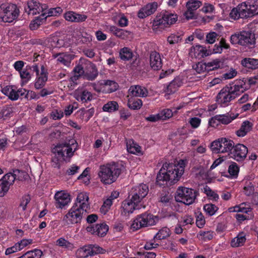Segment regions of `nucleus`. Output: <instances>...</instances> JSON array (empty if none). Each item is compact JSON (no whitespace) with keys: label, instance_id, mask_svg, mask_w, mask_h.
I'll return each instance as SVG.
<instances>
[{"label":"nucleus","instance_id":"nucleus-40","mask_svg":"<svg viewBox=\"0 0 258 258\" xmlns=\"http://www.w3.org/2000/svg\"><path fill=\"white\" fill-rule=\"evenodd\" d=\"M119 55L121 60L126 61L131 60L134 54L133 51L130 48L124 47L120 49Z\"/></svg>","mask_w":258,"mask_h":258},{"label":"nucleus","instance_id":"nucleus-53","mask_svg":"<svg viewBox=\"0 0 258 258\" xmlns=\"http://www.w3.org/2000/svg\"><path fill=\"white\" fill-rule=\"evenodd\" d=\"M204 192L208 197H209L210 200H212L214 201H217L219 199L218 195L215 191H213L207 185H206V186L204 187Z\"/></svg>","mask_w":258,"mask_h":258},{"label":"nucleus","instance_id":"nucleus-2","mask_svg":"<svg viewBox=\"0 0 258 258\" xmlns=\"http://www.w3.org/2000/svg\"><path fill=\"white\" fill-rule=\"evenodd\" d=\"M89 209L88 194L86 192H81L78 194L72 208L63 217V220L68 224L80 223Z\"/></svg>","mask_w":258,"mask_h":258},{"label":"nucleus","instance_id":"nucleus-39","mask_svg":"<svg viewBox=\"0 0 258 258\" xmlns=\"http://www.w3.org/2000/svg\"><path fill=\"white\" fill-rule=\"evenodd\" d=\"M127 106L132 110H138L143 105V102L141 99L135 98L133 96L128 97Z\"/></svg>","mask_w":258,"mask_h":258},{"label":"nucleus","instance_id":"nucleus-62","mask_svg":"<svg viewBox=\"0 0 258 258\" xmlns=\"http://www.w3.org/2000/svg\"><path fill=\"white\" fill-rule=\"evenodd\" d=\"M54 154L55 156L53 157L51 159L52 166L54 168H59L60 167V162L64 161L62 160V159L60 158V157H58L57 154Z\"/></svg>","mask_w":258,"mask_h":258},{"label":"nucleus","instance_id":"nucleus-49","mask_svg":"<svg viewBox=\"0 0 258 258\" xmlns=\"http://www.w3.org/2000/svg\"><path fill=\"white\" fill-rule=\"evenodd\" d=\"M108 29L109 31L112 33L113 35L122 39L124 38L125 33L126 32L123 29L118 28L115 26H109L108 27Z\"/></svg>","mask_w":258,"mask_h":258},{"label":"nucleus","instance_id":"nucleus-52","mask_svg":"<svg viewBox=\"0 0 258 258\" xmlns=\"http://www.w3.org/2000/svg\"><path fill=\"white\" fill-rule=\"evenodd\" d=\"M56 244L59 247L69 249H71L73 248V244L63 237L58 238L56 241Z\"/></svg>","mask_w":258,"mask_h":258},{"label":"nucleus","instance_id":"nucleus-29","mask_svg":"<svg viewBox=\"0 0 258 258\" xmlns=\"http://www.w3.org/2000/svg\"><path fill=\"white\" fill-rule=\"evenodd\" d=\"M48 80V73L44 66L41 67V73L40 75L37 76L35 79L34 87L36 89H41L45 85Z\"/></svg>","mask_w":258,"mask_h":258},{"label":"nucleus","instance_id":"nucleus-9","mask_svg":"<svg viewBox=\"0 0 258 258\" xmlns=\"http://www.w3.org/2000/svg\"><path fill=\"white\" fill-rule=\"evenodd\" d=\"M234 145V143L233 141L225 138H221L213 141L211 144L210 148L215 153H228L229 154L233 148Z\"/></svg>","mask_w":258,"mask_h":258},{"label":"nucleus","instance_id":"nucleus-16","mask_svg":"<svg viewBox=\"0 0 258 258\" xmlns=\"http://www.w3.org/2000/svg\"><path fill=\"white\" fill-rule=\"evenodd\" d=\"M248 149L241 144L234 145L231 151L228 154L229 157L237 162L243 161L247 155Z\"/></svg>","mask_w":258,"mask_h":258},{"label":"nucleus","instance_id":"nucleus-47","mask_svg":"<svg viewBox=\"0 0 258 258\" xmlns=\"http://www.w3.org/2000/svg\"><path fill=\"white\" fill-rule=\"evenodd\" d=\"M228 172L232 178H236L239 172V167L234 162H232L228 167Z\"/></svg>","mask_w":258,"mask_h":258},{"label":"nucleus","instance_id":"nucleus-8","mask_svg":"<svg viewBox=\"0 0 258 258\" xmlns=\"http://www.w3.org/2000/svg\"><path fill=\"white\" fill-rule=\"evenodd\" d=\"M19 13L16 5L3 4L0 6V21L11 23L18 18Z\"/></svg>","mask_w":258,"mask_h":258},{"label":"nucleus","instance_id":"nucleus-43","mask_svg":"<svg viewBox=\"0 0 258 258\" xmlns=\"http://www.w3.org/2000/svg\"><path fill=\"white\" fill-rule=\"evenodd\" d=\"M30 65H27L19 73L20 78L25 83H28L31 78Z\"/></svg>","mask_w":258,"mask_h":258},{"label":"nucleus","instance_id":"nucleus-50","mask_svg":"<svg viewBox=\"0 0 258 258\" xmlns=\"http://www.w3.org/2000/svg\"><path fill=\"white\" fill-rule=\"evenodd\" d=\"M94 109L90 108L88 110H83L80 112L81 118L87 122L94 115Z\"/></svg>","mask_w":258,"mask_h":258},{"label":"nucleus","instance_id":"nucleus-46","mask_svg":"<svg viewBox=\"0 0 258 258\" xmlns=\"http://www.w3.org/2000/svg\"><path fill=\"white\" fill-rule=\"evenodd\" d=\"M170 234V230L167 227L160 229L154 236L155 240H161L169 237Z\"/></svg>","mask_w":258,"mask_h":258},{"label":"nucleus","instance_id":"nucleus-38","mask_svg":"<svg viewBox=\"0 0 258 258\" xmlns=\"http://www.w3.org/2000/svg\"><path fill=\"white\" fill-rule=\"evenodd\" d=\"M245 235L244 233H239L236 237L233 238L230 242L232 247H238L243 245L246 241Z\"/></svg>","mask_w":258,"mask_h":258},{"label":"nucleus","instance_id":"nucleus-1","mask_svg":"<svg viewBox=\"0 0 258 258\" xmlns=\"http://www.w3.org/2000/svg\"><path fill=\"white\" fill-rule=\"evenodd\" d=\"M185 163L180 160L178 164L165 163L160 169L156 177V183L160 187L171 185L178 181L184 171Z\"/></svg>","mask_w":258,"mask_h":258},{"label":"nucleus","instance_id":"nucleus-14","mask_svg":"<svg viewBox=\"0 0 258 258\" xmlns=\"http://www.w3.org/2000/svg\"><path fill=\"white\" fill-rule=\"evenodd\" d=\"M177 16L168 12H162L160 16H157L155 20L154 24L161 28L162 26L167 27L176 22Z\"/></svg>","mask_w":258,"mask_h":258},{"label":"nucleus","instance_id":"nucleus-15","mask_svg":"<svg viewBox=\"0 0 258 258\" xmlns=\"http://www.w3.org/2000/svg\"><path fill=\"white\" fill-rule=\"evenodd\" d=\"M235 98L231 93L228 86L223 88L216 96V102L221 107H225L230 104L231 101Z\"/></svg>","mask_w":258,"mask_h":258},{"label":"nucleus","instance_id":"nucleus-44","mask_svg":"<svg viewBox=\"0 0 258 258\" xmlns=\"http://www.w3.org/2000/svg\"><path fill=\"white\" fill-rule=\"evenodd\" d=\"M119 109V105L116 101H110L105 104L102 109L105 112H113L118 110Z\"/></svg>","mask_w":258,"mask_h":258},{"label":"nucleus","instance_id":"nucleus-22","mask_svg":"<svg viewBox=\"0 0 258 258\" xmlns=\"http://www.w3.org/2000/svg\"><path fill=\"white\" fill-rule=\"evenodd\" d=\"M247 18L258 15V1L248 0L242 3Z\"/></svg>","mask_w":258,"mask_h":258},{"label":"nucleus","instance_id":"nucleus-55","mask_svg":"<svg viewBox=\"0 0 258 258\" xmlns=\"http://www.w3.org/2000/svg\"><path fill=\"white\" fill-rule=\"evenodd\" d=\"M182 40V36L179 34H171L167 37V41L170 44H175Z\"/></svg>","mask_w":258,"mask_h":258},{"label":"nucleus","instance_id":"nucleus-17","mask_svg":"<svg viewBox=\"0 0 258 258\" xmlns=\"http://www.w3.org/2000/svg\"><path fill=\"white\" fill-rule=\"evenodd\" d=\"M46 8V5H42L36 0H29L24 7L25 13H27L28 15H32V16L39 14L40 12L44 13V11Z\"/></svg>","mask_w":258,"mask_h":258},{"label":"nucleus","instance_id":"nucleus-34","mask_svg":"<svg viewBox=\"0 0 258 258\" xmlns=\"http://www.w3.org/2000/svg\"><path fill=\"white\" fill-rule=\"evenodd\" d=\"M46 13H43L39 16L32 21L29 25V28L31 30H35L37 29L39 27L43 24L46 20L47 16H46Z\"/></svg>","mask_w":258,"mask_h":258},{"label":"nucleus","instance_id":"nucleus-12","mask_svg":"<svg viewBox=\"0 0 258 258\" xmlns=\"http://www.w3.org/2000/svg\"><path fill=\"white\" fill-rule=\"evenodd\" d=\"M149 192L148 186L146 184H140L133 187L129 192V198L139 205Z\"/></svg>","mask_w":258,"mask_h":258},{"label":"nucleus","instance_id":"nucleus-57","mask_svg":"<svg viewBox=\"0 0 258 258\" xmlns=\"http://www.w3.org/2000/svg\"><path fill=\"white\" fill-rule=\"evenodd\" d=\"M205 241H209L213 238V232L210 231H201L199 234Z\"/></svg>","mask_w":258,"mask_h":258},{"label":"nucleus","instance_id":"nucleus-11","mask_svg":"<svg viewBox=\"0 0 258 258\" xmlns=\"http://www.w3.org/2000/svg\"><path fill=\"white\" fill-rule=\"evenodd\" d=\"M223 67V61L219 58L212 59L207 62H199L196 64L195 70L201 74L205 72L209 73L210 72L222 69Z\"/></svg>","mask_w":258,"mask_h":258},{"label":"nucleus","instance_id":"nucleus-21","mask_svg":"<svg viewBox=\"0 0 258 258\" xmlns=\"http://www.w3.org/2000/svg\"><path fill=\"white\" fill-rule=\"evenodd\" d=\"M245 83L246 82H244L243 80H236L232 84H229L226 85V86L228 87V89H229L231 93L233 96H234V98H236L237 97L240 96L241 93L248 89V88L245 87Z\"/></svg>","mask_w":258,"mask_h":258},{"label":"nucleus","instance_id":"nucleus-28","mask_svg":"<svg viewBox=\"0 0 258 258\" xmlns=\"http://www.w3.org/2000/svg\"><path fill=\"white\" fill-rule=\"evenodd\" d=\"M148 89L140 85H134L130 87L128 89V96L134 97H146L148 95Z\"/></svg>","mask_w":258,"mask_h":258},{"label":"nucleus","instance_id":"nucleus-26","mask_svg":"<svg viewBox=\"0 0 258 258\" xmlns=\"http://www.w3.org/2000/svg\"><path fill=\"white\" fill-rule=\"evenodd\" d=\"M63 17L67 21L75 23H81L86 21L88 17L84 14H79L73 11L66 12Z\"/></svg>","mask_w":258,"mask_h":258},{"label":"nucleus","instance_id":"nucleus-19","mask_svg":"<svg viewBox=\"0 0 258 258\" xmlns=\"http://www.w3.org/2000/svg\"><path fill=\"white\" fill-rule=\"evenodd\" d=\"M141 205L138 203H136L132 200L131 198L124 200L121 204L120 212L121 215L124 216H128L130 214L133 213L136 209L140 208Z\"/></svg>","mask_w":258,"mask_h":258},{"label":"nucleus","instance_id":"nucleus-5","mask_svg":"<svg viewBox=\"0 0 258 258\" xmlns=\"http://www.w3.org/2000/svg\"><path fill=\"white\" fill-rule=\"evenodd\" d=\"M230 42L252 49L256 46L255 34L250 31H242L232 35Z\"/></svg>","mask_w":258,"mask_h":258},{"label":"nucleus","instance_id":"nucleus-7","mask_svg":"<svg viewBox=\"0 0 258 258\" xmlns=\"http://www.w3.org/2000/svg\"><path fill=\"white\" fill-rule=\"evenodd\" d=\"M198 195V190L184 186H179L177 189L175 198L177 202L189 206L195 202Z\"/></svg>","mask_w":258,"mask_h":258},{"label":"nucleus","instance_id":"nucleus-51","mask_svg":"<svg viewBox=\"0 0 258 258\" xmlns=\"http://www.w3.org/2000/svg\"><path fill=\"white\" fill-rule=\"evenodd\" d=\"M180 86V82L177 80L172 81L167 87V92L169 94L174 93Z\"/></svg>","mask_w":258,"mask_h":258},{"label":"nucleus","instance_id":"nucleus-61","mask_svg":"<svg viewBox=\"0 0 258 258\" xmlns=\"http://www.w3.org/2000/svg\"><path fill=\"white\" fill-rule=\"evenodd\" d=\"M93 36L89 33H84L80 38V42L82 44H88L92 41Z\"/></svg>","mask_w":258,"mask_h":258},{"label":"nucleus","instance_id":"nucleus-6","mask_svg":"<svg viewBox=\"0 0 258 258\" xmlns=\"http://www.w3.org/2000/svg\"><path fill=\"white\" fill-rule=\"evenodd\" d=\"M158 221L157 216L148 212L138 215L133 221L131 229L133 231H137L144 227L155 225Z\"/></svg>","mask_w":258,"mask_h":258},{"label":"nucleus","instance_id":"nucleus-58","mask_svg":"<svg viewBox=\"0 0 258 258\" xmlns=\"http://www.w3.org/2000/svg\"><path fill=\"white\" fill-rule=\"evenodd\" d=\"M245 194L247 196H251L254 193V187L251 182H246L243 188Z\"/></svg>","mask_w":258,"mask_h":258},{"label":"nucleus","instance_id":"nucleus-27","mask_svg":"<svg viewBox=\"0 0 258 258\" xmlns=\"http://www.w3.org/2000/svg\"><path fill=\"white\" fill-rule=\"evenodd\" d=\"M190 53L192 56L199 59L211 54V51L207 49L205 46L196 45L191 49Z\"/></svg>","mask_w":258,"mask_h":258},{"label":"nucleus","instance_id":"nucleus-20","mask_svg":"<svg viewBox=\"0 0 258 258\" xmlns=\"http://www.w3.org/2000/svg\"><path fill=\"white\" fill-rule=\"evenodd\" d=\"M202 5V2L198 0H189L186 4L187 10L184 12V16L186 19H194L196 18L195 11Z\"/></svg>","mask_w":258,"mask_h":258},{"label":"nucleus","instance_id":"nucleus-64","mask_svg":"<svg viewBox=\"0 0 258 258\" xmlns=\"http://www.w3.org/2000/svg\"><path fill=\"white\" fill-rule=\"evenodd\" d=\"M156 256V254L154 252H144L143 253L140 252L137 256L133 258H155Z\"/></svg>","mask_w":258,"mask_h":258},{"label":"nucleus","instance_id":"nucleus-35","mask_svg":"<svg viewBox=\"0 0 258 258\" xmlns=\"http://www.w3.org/2000/svg\"><path fill=\"white\" fill-rule=\"evenodd\" d=\"M229 212L241 213L245 215H252V209L250 207H246L243 206V204H241L239 206L230 207L228 209Z\"/></svg>","mask_w":258,"mask_h":258},{"label":"nucleus","instance_id":"nucleus-10","mask_svg":"<svg viewBox=\"0 0 258 258\" xmlns=\"http://www.w3.org/2000/svg\"><path fill=\"white\" fill-rule=\"evenodd\" d=\"M20 172L19 169L13 170V172H10L5 174L0 179V197H4L8 192L10 187L17 179L16 173Z\"/></svg>","mask_w":258,"mask_h":258},{"label":"nucleus","instance_id":"nucleus-56","mask_svg":"<svg viewBox=\"0 0 258 258\" xmlns=\"http://www.w3.org/2000/svg\"><path fill=\"white\" fill-rule=\"evenodd\" d=\"M161 119L164 120L171 117L173 115V111L170 109H164L159 113Z\"/></svg>","mask_w":258,"mask_h":258},{"label":"nucleus","instance_id":"nucleus-24","mask_svg":"<svg viewBox=\"0 0 258 258\" xmlns=\"http://www.w3.org/2000/svg\"><path fill=\"white\" fill-rule=\"evenodd\" d=\"M158 4L157 2L149 3L142 7L138 13V16L140 19H144L152 15L157 10Z\"/></svg>","mask_w":258,"mask_h":258},{"label":"nucleus","instance_id":"nucleus-23","mask_svg":"<svg viewBox=\"0 0 258 258\" xmlns=\"http://www.w3.org/2000/svg\"><path fill=\"white\" fill-rule=\"evenodd\" d=\"M54 199L56 208L62 209L71 202L70 196L62 191L57 192L54 195Z\"/></svg>","mask_w":258,"mask_h":258},{"label":"nucleus","instance_id":"nucleus-32","mask_svg":"<svg viewBox=\"0 0 258 258\" xmlns=\"http://www.w3.org/2000/svg\"><path fill=\"white\" fill-rule=\"evenodd\" d=\"M98 76V71L95 64L91 63L88 68L87 71L85 72L84 78L88 81H94Z\"/></svg>","mask_w":258,"mask_h":258},{"label":"nucleus","instance_id":"nucleus-59","mask_svg":"<svg viewBox=\"0 0 258 258\" xmlns=\"http://www.w3.org/2000/svg\"><path fill=\"white\" fill-rule=\"evenodd\" d=\"M157 240H155L154 238L149 241L146 242L144 247L146 250H152L157 248L159 246V244L156 242Z\"/></svg>","mask_w":258,"mask_h":258},{"label":"nucleus","instance_id":"nucleus-25","mask_svg":"<svg viewBox=\"0 0 258 258\" xmlns=\"http://www.w3.org/2000/svg\"><path fill=\"white\" fill-rule=\"evenodd\" d=\"M160 54L156 51H151L150 53V65L152 70H159L162 67Z\"/></svg>","mask_w":258,"mask_h":258},{"label":"nucleus","instance_id":"nucleus-18","mask_svg":"<svg viewBox=\"0 0 258 258\" xmlns=\"http://www.w3.org/2000/svg\"><path fill=\"white\" fill-rule=\"evenodd\" d=\"M109 230L108 226L105 223L91 224L86 227V231L95 236L104 237Z\"/></svg>","mask_w":258,"mask_h":258},{"label":"nucleus","instance_id":"nucleus-42","mask_svg":"<svg viewBox=\"0 0 258 258\" xmlns=\"http://www.w3.org/2000/svg\"><path fill=\"white\" fill-rule=\"evenodd\" d=\"M13 108L10 105H5L0 109V119L6 120L10 118L13 115Z\"/></svg>","mask_w":258,"mask_h":258},{"label":"nucleus","instance_id":"nucleus-41","mask_svg":"<svg viewBox=\"0 0 258 258\" xmlns=\"http://www.w3.org/2000/svg\"><path fill=\"white\" fill-rule=\"evenodd\" d=\"M251 127L252 124L250 121L248 120L244 121L242 122L239 130L236 132L237 136L240 137L245 136L251 130Z\"/></svg>","mask_w":258,"mask_h":258},{"label":"nucleus","instance_id":"nucleus-45","mask_svg":"<svg viewBox=\"0 0 258 258\" xmlns=\"http://www.w3.org/2000/svg\"><path fill=\"white\" fill-rule=\"evenodd\" d=\"M127 150L129 153L133 154H142V147L134 141H132L130 145L127 146Z\"/></svg>","mask_w":258,"mask_h":258},{"label":"nucleus","instance_id":"nucleus-4","mask_svg":"<svg viewBox=\"0 0 258 258\" xmlns=\"http://www.w3.org/2000/svg\"><path fill=\"white\" fill-rule=\"evenodd\" d=\"M78 147L77 141L72 139L57 144L52 149V151L54 154H57L62 160L67 162L70 161L74 152L78 150Z\"/></svg>","mask_w":258,"mask_h":258},{"label":"nucleus","instance_id":"nucleus-33","mask_svg":"<svg viewBox=\"0 0 258 258\" xmlns=\"http://www.w3.org/2000/svg\"><path fill=\"white\" fill-rule=\"evenodd\" d=\"M246 16L245 11L243 9L242 4L236 8H233L230 13V17L234 20H237L239 18H247Z\"/></svg>","mask_w":258,"mask_h":258},{"label":"nucleus","instance_id":"nucleus-48","mask_svg":"<svg viewBox=\"0 0 258 258\" xmlns=\"http://www.w3.org/2000/svg\"><path fill=\"white\" fill-rule=\"evenodd\" d=\"M42 254L43 252L40 249H35L33 250L26 252L23 255L18 258H41Z\"/></svg>","mask_w":258,"mask_h":258},{"label":"nucleus","instance_id":"nucleus-31","mask_svg":"<svg viewBox=\"0 0 258 258\" xmlns=\"http://www.w3.org/2000/svg\"><path fill=\"white\" fill-rule=\"evenodd\" d=\"M76 99L78 101L85 103L91 100L92 95L91 93L85 89H78L75 93Z\"/></svg>","mask_w":258,"mask_h":258},{"label":"nucleus","instance_id":"nucleus-54","mask_svg":"<svg viewBox=\"0 0 258 258\" xmlns=\"http://www.w3.org/2000/svg\"><path fill=\"white\" fill-rule=\"evenodd\" d=\"M218 209V207L213 204H207L204 206V210L209 216L214 215Z\"/></svg>","mask_w":258,"mask_h":258},{"label":"nucleus","instance_id":"nucleus-36","mask_svg":"<svg viewBox=\"0 0 258 258\" xmlns=\"http://www.w3.org/2000/svg\"><path fill=\"white\" fill-rule=\"evenodd\" d=\"M238 114H235L232 112H229L223 114H218V118L221 124H228L231 122L232 120L235 119L238 116Z\"/></svg>","mask_w":258,"mask_h":258},{"label":"nucleus","instance_id":"nucleus-3","mask_svg":"<svg viewBox=\"0 0 258 258\" xmlns=\"http://www.w3.org/2000/svg\"><path fill=\"white\" fill-rule=\"evenodd\" d=\"M124 169L122 163L112 162L101 165L98 174L102 183L111 184L116 181Z\"/></svg>","mask_w":258,"mask_h":258},{"label":"nucleus","instance_id":"nucleus-30","mask_svg":"<svg viewBox=\"0 0 258 258\" xmlns=\"http://www.w3.org/2000/svg\"><path fill=\"white\" fill-rule=\"evenodd\" d=\"M118 88V85L115 81L109 80H104L103 83L101 84L99 91H102L105 93H110L116 91Z\"/></svg>","mask_w":258,"mask_h":258},{"label":"nucleus","instance_id":"nucleus-60","mask_svg":"<svg viewBox=\"0 0 258 258\" xmlns=\"http://www.w3.org/2000/svg\"><path fill=\"white\" fill-rule=\"evenodd\" d=\"M62 11V9L60 7L51 8L48 11L47 18L50 16H57L61 14Z\"/></svg>","mask_w":258,"mask_h":258},{"label":"nucleus","instance_id":"nucleus-13","mask_svg":"<svg viewBox=\"0 0 258 258\" xmlns=\"http://www.w3.org/2000/svg\"><path fill=\"white\" fill-rule=\"evenodd\" d=\"M105 249L98 245L89 244L79 248L76 254L78 256L81 258H87L98 253H103Z\"/></svg>","mask_w":258,"mask_h":258},{"label":"nucleus","instance_id":"nucleus-63","mask_svg":"<svg viewBox=\"0 0 258 258\" xmlns=\"http://www.w3.org/2000/svg\"><path fill=\"white\" fill-rule=\"evenodd\" d=\"M196 225L197 226L200 228H203L205 224V217L202 214V213H200L197 214L196 216Z\"/></svg>","mask_w":258,"mask_h":258},{"label":"nucleus","instance_id":"nucleus-37","mask_svg":"<svg viewBox=\"0 0 258 258\" xmlns=\"http://www.w3.org/2000/svg\"><path fill=\"white\" fill-rule=\"evenodd\" d=\"M241 64L248 69H258V59L250 57L244 58L241 60Z\"/></svg>","mask_w":258,"mask_h":258}]
</instances>
